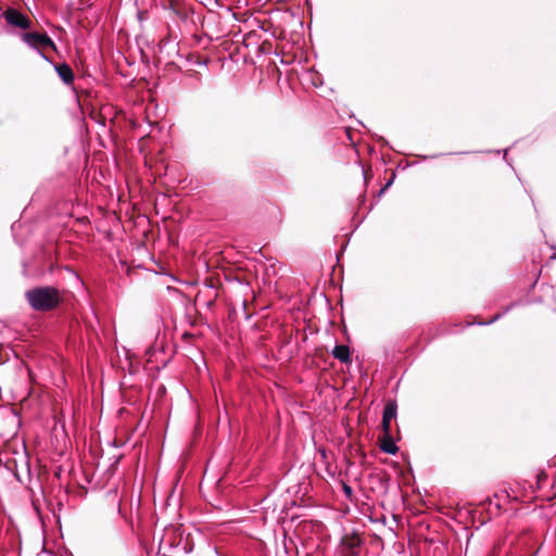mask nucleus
Returning <instances> with one entry per match:
<instances>
[{"instance_id": "nucleus-1", "label": "nucleus", "mask_w": 556, "mask_h": 556, "mask_svg": "<svg viewBox=\"0 0 556 556\" xmlns=\"http://www.w3.org/2000/svg\"><path fill=\"white\" fill-rule=\"evenodd\" d=\"M26 299L36 311H49L59 306L62 301L60 292L53 287H38L28 290Z\"/></svg>"}, {"instance_id": "nucleus-2", "label": "nucleus", "mask_w": 556, "mask_h": 556, "mask_svg": "<svg viewBox=\"0 0 556 556\" xmlns=\"http://www.w3.org/2000/svg\"><path fill=\"white\" fill-rule=\"evenodd\" d=\"M24 42H26L29 47L35 48L39 50V48H52L55 49V45L52 41V39L46 35V34H39V33H25L22 36ZM40 56L45 59L46 61H49V59L45 55L43 52L38 51Z\"/></svg>"}, {"instance_id": "nucleus-3", "label": "nucleus", "mask_w": 556, "mask_h": 556, "mask_svg": "<svg viewBox=\"0 0 556 556\" xmlns=\"http://www.w3.org/2000/svg\"><path fill=\"white\" fill-rule=\"evenodd\" d=\"M4 18L9 24L20 27L22 29L30 27L29 18L15 9H8L4 12Z\"/></svg>"}, {"instance_id": "nucleus-4", "label": "nucleus", "mask_w": 556, "mask_h": 556, "mask_svg": "<svg viewBox=\"0 0 556 556\" xmlns=\"http://www.w3.org/2000/svg\"><path fill=\"white\" fill-rule=\"evenodd\" d=\"M396 402L395 401H389L384 408H383V416H382V431L383 432H391V421L396 416Z\"/></svg>"}, {"instance_id": "nucleus-5", "label": "nucleus", "mask_w": 556, "mask_h": 556, "mask_svg": "<svg viewBox=\"0 0 556 556\" xmlns=\"http://www.w3.org/2000/svg\"><path fill=\"white\" fill-rule=\"evenodd\" d=\"M379 441H380L379 446L384 453L394 455L399 451V447L396 446V444L391 435V432H383V437L380 438Z\"/></svg>"}, {"instance_id": "nucleus-6", "label": "nucleus", "mask_w": 556, "mask_h": 556, "mask_svg": "<svg viewBox=\"0 0 556 556\" xmlns=\"http://www.w3.org/2000/svg\"><path fill=\"white\" fill-rule=\"evenodd\" d=\"M59 77L66 84L70 85L74 80V73L70 65L63 63L55 66Z\"/></svg>"}, {"instance_id": "nucleus-7", "label": "nucleus", "mask_w": 556, "mask_h": 556, "mask_svg": "<svg viewBox=\"0 0 556 556\" xmlns=\"http://www.w3.org/2000/svg\"><path fill=\"white\" fill-rule=\"evenodd\" d=\"M333 356L342 363L351 362L350 350L346 345H337L332 352Z\"/></svg>"}, {"instance_id": "nucleus-8", "label": "nucleus", "mask_w": 556, "mask_h": 556, "mask_svg": "<svg viewBox=\"0 0 556 556\" xmlns=\"http://www.w3.org/2000/svg\"><path fill=\"white\" fill-rule=\"evenodd\" d=\"M342 543L344 546H346L350 549L351 554H354V549L361 545L362 541L358 535L353 534V535H345L342 539Z\"/></svg>"}, {"instance_id": "nucleus-9", "label": "nucleus", "mask_w": 556, "mask_h": 556, "mask_svg": "<svg viewBox=\"0 0 556 556\" xmlns=\"http://www.w3.org/2000/svg\"><path fill=\"white\" fill-rule=\"evenodd\" d=\"M342 489L346 497L351 500L353 496V489L344 482L342 483Z\"/></svg>"}, {"instance_id": "nucleus-10", "label": "nucleus", "mask_w": 556, "mask_h": 556, "mask_svg": "<svg viewBox=\"0 0 556 556\" xmlns=\"http://www.w3.org/2000/svg\"><path fill=\"white\" fill-rule=\"evenodd\" d=\"M271 275H276V265L271 264L265 269V276L269 278Z\"/></svg>"}, {"instance_id": "nucleus-11", "label": "nucleus", "mask_w": 556, "mask_h": 556, "mask_svg": "<svg viewBox=\"0 0 556 556\" xmlns=\"http://www.w3.org/2000/svg\"><path fill=\"white\" fill-rule=\"evenodd\" d=\"M379 480L381 481L382 484L387 485L388 482L390 481V475L387 471H382L381 475L379 476Z\"/></svg>"}, {"instance_id": "nucleus-12", "label": "nucleus", "mask_w": 556, "mask_h": 556, "mask_svg": "<svg viewBox=\"0 0 556 556\" xmlns=\"http://www.w3.org/2000/svg\"><path fill=\"white\" fill-rule=\"evenodd\" d=\"M190 323H191L192 326H195L198 324H202L203 323V315H199V317L193 318Z\"/></svg>"}, {"instance_id": "nucleus-13", "label": "nucleus", "mask_w": 556, "mask_h": 556, "mask_svg": "<svg viewBox=\"0 0 556 556\" xmlns=\"http://www.w3.org/2000/svg\"><path fill=\"white\" fill-rule=\"evenodd\" d=\"M393 179H394V176L391 177L387 184L384 185V187L380 190V194L383 193L392 184H393Z\"/></svg>"}, {"instance_id": "nucleus-14", "label": "nucleus", "mask_w": 556, "mask_h": 556, "mask_svg": "<svg viewBox=\"0 0 556 556\" xmlns=\"http://www.w3.org/2000/svg\"><path fill=\"white\" fill-rule=\"evenodd\" d=\"M500 315H496L494 318L490 319L489 321L484 323V321H477L476 320V317L473 318V321H470L469 324H473V323H479V324H490V323H493L496 317H498Z\"/></svg>"}, {"instance_id": "nucleus-15", "label": "nucleus", "mask_w": 556, "mask_h": 556, "mask_svg": "<svg viewBox=\"0 0 556 556\" xmlns=\"http://www.w3.org/2000/svg\"><path fill=\"white\" fill-rule=\"evenodd\" d=\"M546 477L547 476L545 473H541V475H539V480L546 479Z\"/></svg>"}, {"instance_id": "nucleus-16", "label": "nucleus", "mask_w": 556, "mask_h": 556, "mask_svg": "<svg viewBox=\"0 0 556 556\" xmlns=\"http://www.w3.org/2000/svg\"><path fill=\"white\" fill-rule=\"evenodd\" d=\"M192 334L188 333V332H185L184 333V338H187V337H191Z\"/></svg>"}, {"instance_id": "nucleus-17", "label": "nucleus", "mask_w": 556, "mask_h": 556, "mask_svg": "<svg viewBox=\"0 0 556 556\" xmlns=\"http://www.w3.org/2000/svg\"><path fill=\"white\" fill-rule=\"evenodd\" d=\"M507 156V150H504V160H506Z\"/></svg>"}]
</instances>
